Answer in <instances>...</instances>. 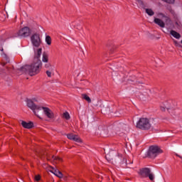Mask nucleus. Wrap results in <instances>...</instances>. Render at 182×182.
<instances>
[{"mask_svg":"<svg viewBox=\"0 0 182 182\" xmlns=\"http://www.w3.org/2000/svg\"><path fill=\"white\" fill-rule=\"evenodd\" d=\"M82 97L83 99H85V100H86L88 103H90V102H92V100L90 99V97L89 96H87V95L84 94L82 95Z\"/></svg>","mask_w":182,"mask_h":182,"instance_id":"nucleus-20","label":"nucleus"},{"mask_svg":"<svg viewBox=\"0 0 182 182\" xmlns=\"http://www.w3.org/2000/svg\"><path fill=\"white\" fill-rule=\"evenodd\" d=\"M120 156H122V155H120V154H118V157H120Z\"/></svg>","mask_w":182,"mask_h":182,"instance_id":"nucleus-31","label":"nucleus"},{"mask_svg":"<svg viewBox=\"0 0 182 182\" xmlns=\"http://www.w3.org/2000/svg\"><path fill=\"white\" fill-rule=\"evenodd\" d=\"M149 177V180H154V174L151 172L149 173V174L147 176Z\"/></svg>","mask_w":182,"mask_h":182,"instance_id":"nucleus-23","label":"nucleus"},{"mask_svg":"<svg viewBox=\"0 0 182 182\" xmlns=\"http://www.w3.org/2000/svg\"><path fill=\"white\" fill-rule=\"evenodd\" d=\"M21 126L24 129H32V127H33V122H26L25 121H21Z\"/></svg>","mask_w":182,"mask_h":182,"instance_id":"nucleus-11","label":"nucleus"},{"mask_svg":"<svg viewBox=\"0 0 182 182\" xmlns=\"http://www.w3.org/2000/svg\"><path fill=\"white\" fill-rule=\"evenodd\" d=\"M116 116H119V114H117Z\"/></svg>","mask_w":182,"mask_h":182,"instance_id":"nucleus-33","label":"nucleus"},{"mask_svg":"<svg viewBox=\"0 0 182 182\" xmlns=\"http://www.w3.org/2000/svg\"><path fill=\"white\" fill-rule=\"evenodd\" d=\"M138 173L139 176H141L144 178H146L149 173H151V169L150 168H142L139 169Z\"/></svg>","mask_w":182,"mask_h":182,"instance_id":"nucleus-8","label":"nucleus"},{"mask_svg":"<svg viewBox=\"0 0 182 182\" xmlns=\"http://www.w3.org/2000/svg\"><path fill=\"white\" fill-rule=\"evenodd\" d=\"M181 132H182V126L181 127Z\"/></svg>","mask_w":182,"mask_h":182,"instance_id":"nucleus-32","label":"nucleus"},{"mask_svg":"<svg viewBox=\"0 0 182 182\" xmlns=\"http://www.w3.org/2000/svg\"><path fill=\"white\" fill-rule=\"evenodd\" d=\"M154 23L160 26L161 28H164L165 23L164 21H162L161 19L155 18L154 20Z\"/></svg>","mask_w":182,"mask_h":182,"instance_id":"nucleus-12","label":"nucleus"},{"mask_svg":"<svg viewBox=\"0 0 182 182\" xmlns=\"http://www.w3.org/2000/svg\"><path fill=\"white\" fill-rule=\"evenodd\" d=\"M125 124L122 122H117L114 124L113 129L115 130V134H117L118 136H124L123 131L120 130V129H123L124 127Z\"/></svg>","mask_w":182,"mask_h":182,"instance_id":"nucleus-6","label":"nucleus"},{"mask_svg":"<svg viewBox=\"0 0 182 182\" xmlns=\"http://www.w3.org/2000/svg\"><path fill=\"white\" fill-rule=\"evenodd\" d=\"M31 41L34 50V63L30 65H26L22 66L20 68V70L24 72V73H28L30 76H35V75H38V73L41 70V68H42V61L41 60L42 48H36L41 46L42 41L41 40V36L38 33L33 34L31 37Z\"/></svg>","mask_w":182,"mask_h":182,"instance_id":"nucleus-1","label":"nucleus"},{"mask_svg":"<svg viewBox=\"0 0 182 182\" xmlns=\"http://www.w3.org/2000/svg\"><path fill=\"white\" fill-rule=\"evenodd\" d=\"M46 42L47 45H51V43H52V38H50V36H47L46 37Z\"/></svg>","mask_w":182,"mask_h":182,"instance_id":"nucleus-19","label":"nucleus"},{"mask_svg":"<svg viewBox=\"0 0 182 182\" xmlns=\"http://www.w3.org/2000/svg\"><path fill=\"white\" fill-rule=\"evenodd\" d=\"M63 117H64L65 120H69V119H70V114H69V112H65L63 113Z\"/></svg>","mask_w":182,"mask_h":182,"instance_id":"nucleus-21","label":"nucleus"},{"mask_svg":"<svg viewBox=\"0 0 182 182\" xmlns=\"http://www.w3.org/2000/svg\"><path fill=\"white\" fill-rule=\"evenodd\" d=\"M98 130L100 131V134H101V136H107V134H106L107 133V130H106V128L99 127Z\"/></svg>","mask_w":182,"mask_h":182,"instance_id":"nucleus-14","label":"nucleus"},{"mask_svg":"<svg viewBox=\"0 0 182 182\" xmlns=\"http://www.w3.org/2000/svg\"><path fill=\"white\" fill-rule=\"evenodd\" d=\"M146 13L149 16H153V15H154V11H153L151 9H146Z\"/></svg>","mask_w":182,"mask_h":182,"instance_id":"nucleus-17","label":"nucleus"},{"mask_svg":"<svg viewBox=\"0 0 182 182\" xmlns=\"http://www.w3.org/2000/svg\"><path fill=\"white\" fill-rule=\"evenodd\" d=\"M158 16L159 18H161V19H164L166 23H167L168 25H171L172 21H171V18H170V17L163 13H159L158 14Z\"/></svg>","mask_w":182,"mask_h":182,"instance_id":"nucleus-9","label":"nucleus"},{"mask_svg":"<svg viewBox=\"0 0 182 182\" xmlns=\"http://www.w3.org/2000/svg\"><path fill=\"white\" fill-rule=\"evenodd\" d=\"M46 75L48 77H52V70H47Z\"/></svg>","mask_w":182,"mask_h":182,"instance_id":"nucleus-25","label":"nucleus"},{"mask_svg":"<svg viewBox=\"0 0 182 182\" xmlns=\"http://www.w3.org/2000/svg\"><path fill=\"white\" fill-rule=\"evenodd\" d=\"M45 67H46V68H49V64H46V65H45Z\"/></svg>","mask_w":182,"mask_h":182,"instance_id":"nucleus-29","label":"nucleus"},{"mask_svg":"<svg viewBox=\"0 0 182 182\" xmlns=\"http://www.w3.org/2000/svg\"><path fill=\"white\" fill-rule=\"evenodd\" d=\"M73 141H76V143H80L82 141V140H80V138H79V136L76 134L74 135V136L73 137Z\"/></svg>","mask_w":182,"mask_h":182,"instance_id":"nucleus-18","label":"nucleus"},{"mask_svg":"<svg viewBox=\"0 0 182 182\" xmlns=\"http://www.w3.org/2000/svg\"><path fill=\"white\" fill-rule=\"evenodd\" d=\"M176 102H173V101L169 100L162 103L160 107L162 112H164L166 109L173 119H177L181 113V109L176 107Z\"/></svg>","mask_w":182,"mask_h":182,"instance_id":"nucleus-3","label":"nucleus"},{"mask_svg":"<svg viewBox=\"0 0 182 182\" xmlns=\"http://www.w3.org/2000/svg\"><path fill=\"white\" fill-rule=\"evenodd\" d=\"M39 180H41V176L37 175L35 176V181H39Z\"/></svg>","mask_w":182,"mask_h":182,"instance_id":"nucleus-27","label":"nucleus"},{"mask_svg":"<svg viewBox=\"0 0 182 182\" xmlns=\"http://www.w3.org/2000/svg\"><path fill=\"white\" fill-rule=\"evenodd\" d=\"M30 35L31 29L29 27H24L21 28L18 33V36H22L23 38H27V36H29Z\"/></svg>","mask_w":182,"mask_h":182,"instance_id":"nucleus-7","label":"nucleus"},{"mask_svg":"<svg viewBox=\"0 0 182 182\" xmlns=\"http://www.w3.org/2000/svg\"><path fill=\"white\" fill-rule=\"evenodd\" d=\"M74 136H75V134H67V137H68V139H69V140H73Z\"/></svg>","mask_w":182,"mask_h":182,"instance_id":"nucleus-24","label":"nucleus"},{"mask_svg":"<svg viewBox=\"0 0 182 182\" xmlns=\"http://www.w3.org/2000/svg\"><path fill=\"white\" fill-rule=\"evenodd\" d=\"M4 59L6 60V62L9 63V58L6 54L4 55Z\"/></svg>","mask_w":182,"mask_h":182,"instance_id":"nucleus-28","label":"nucleus"},{"mask_svg":"<svg viewBox=\"0 0 182 182\" xmlns=\"http://www.w3.org/2000/svg\"><path fill=\"white\" fill-rule=\"evenodd\" d=\"M139 4V8H142V9H146V4L141 0H135Z\"/></svg>","mask_w":182,"mask_h":182,"instance_id":"nucleus-15","label":"nucleus"},{"mask_svg":"<svg viewBox=\"0 0 182 182\" xmlns=\"http://www.w3.org/2000/svg\"><path fill=\"white\" fill-rule=\"evenodd\" d=\"M26 102L28 107L31 109L34 114H36L37 117H39V119H41V117H39V114H38V113H39L41 110H43V114L46 115L48 119H55V114L49 107L36 105L35 102L32 101V100L29 99H27Z\"/></svg>","mask_w":182,"mask_h":182,"instance_id":"nucleus-2","label":"nucleus"},{"mask_svg":"<svg viewBox=\"0 0 182 182\" xmlns=\"http://www.w3.org/2000/svg\"><path fill=\"white\" fill-rule=\"evenodd\" d=\"M119 73L114 71L112 73V77L114 80H120V77H118Z\"/></svg>","mask_w":182,"mask_h":182,"instance_id":"nucleus-16","label":"nucleus"},{"mask_svg":"<svg viewBox=\"0 0 182 182\" xmlns=\"http://www.w3.org/2000/svg\"><path fill=\"white\" fill-rule=\"evenodd\" d=\"M164 2H166V4H174V0H162Z\"/></svg>","mask_w":182,"mask_h":182,"instance_id":"nucleus-26","label":"nucleus"},{"mask_svg":"<svg viewBox=\"0 0 182 182\" xmlns=\"http://www.w3.org/2000/svg\"><path fill=\"white\" fill-rule=\"evenodd\" d=\"M42 62L48 63V55L46 54H43Z\"/></svg>","mask_w":182,"mask_h":182,"instance_id":"nucleus-22","label":"nucleus"},{"mask_svg":"<svg viewBox=\"0 0 182 182\" xmlns=\"http://www.w3.org/2000/svg\"><path fill=\"white\" fill-rule=\"evenodd\" d=\"M178 156V157H179L180 159H182V156H180V155H177Z\"/></svg>","mask_w":182,"mask_h":182,"instance_id":"nucleus-30","label":"nucleus"},{"mask_svg":"<svg viewBox=\"0 0 182 182\" xmlns=\"http://www.w3.org/2000/svg\"><path fill=\"white\" fill-rule=\"evenodd\" d=\"M170 33H171V36L175 38V39H180V38H181V36L180 35V33H178L176 31L172 30L170 31Z\"/></svg>","mask_w":182,"mask_h":182,"instance_id":"nucleus-13","label":"nucleus"},{"mask_svg":"<svg viewBox=\"0 0 182 182\" xmlns=\"http://www.w3.org/2000/svg\"><path fill=\"white\" fill-rule=\"evenodd\" d=\"M50 173L54 174V176H56V177H58L59 178H62L63 177V173L60 172V171H58L56 168H52V170L50 171Z\"/></svg>","mask_w":182,"mask_h":182,"instance_id":"nucleus-10","label":"nucleus"},{"mask_svg":"<svg viewBox=\"0 0 182 182\" xmlns=\"http://www.w3.org/2000/svg\"><path fill=\"white\" fill-rule=\"evenodd\" d=\"M136 127L141 130H149L151 127V124L149 119L140 118L136 122Z\"/></svg>","mask_w":182,"mask_h":182,"instance_id":"nucleus-5","label":"nucleus"},{"mask_svg":"<svg viewBox=\"0 0 182 182\" xmlns=\"http://www.w3.org/2000/svg\"><path fill=\"white\" fill-rule=\"evenodd\" d=\"M163 151L157 145H152L149 146L148 151H146V157L149 159H156L159 154H161Z\"/></svg>","mask_w":182,"mask_h":182,"instance_id":"nucleus-4","label":"nucleus"}]
</instances>
